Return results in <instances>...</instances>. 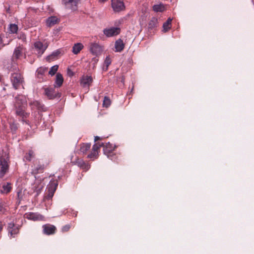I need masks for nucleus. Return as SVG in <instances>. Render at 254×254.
I'll use <instances>...</instances> for the list:
<instances>
[{
    "label": "nucleus",
    "instance_id": "obj_11",
    "mask_svg": "<svg viewBox=\"0 0 254 254\" xmlns=\"http://www.w3.org/2000/svg\"><path fill=\"white\" fill-rule=\"evenodd\" d=\"M10 183H3L0 186V192L2 194H7L11 190V186Z\"/></svg>",
    "mask_w": 254,
    "mask_h": 254
},
{
    "label": "nucleus",
    "instance_id": "obj_46",
    "mask_svg": "<svg viewBox=\"0 0 254 254\" xmlns=\"http://www.w3.org/2000/svg\"><path fill=\"white\" fill-rule=\"evenodd\" d=\"M172 21V18L169 17L167 20L166 21L167 23H169V24L171 25V22Z\"/></svg>",
    "mask_w": 254,
    "mask_h": 254
},
{
    "label": "nucleus",
    "instance_id": "obj_22",
    "mask_svg": "<svg viewBox=\"0 0 254 254\" xmlns=\"http://www.w3.org/2000/svg\"><path fill=\"white\" fill-rule=\"evenodd\" d=\"M153 10L155 12H163L165 10V6L162 3L155 4L153 6Z\"/></svg>",
    "mask_w": 254,
    "mask_h": 254
},
{
    "label": "nucleus",
    "instance_id": "obj_1",
    "mask_svg": "<svg viewBox=\"0 0 254 254\" xmlns=\"http://www.w3.org/2000/svg\"><path fill=\"white\" fill-rule=\"evenodd\" d=\"M26 105L27 101L25 96L18 95L15 97V113L23 119L26 118L29 115V114L25 111Z\"/></svg>",
    "mask_w": 254,
    "mask_h": 254
},
{
    "label": "nucleus",
    "instance_id": "obj_26",
    "mask_svg": "<svg viewBox=\"0 0 254 254\" xmlns=\"http://www.w3.org/2000/svg\"><path fill=\"white\" fill-rule=\"evenodd\" d=\"M90 143H83L81 145L80 150L81 152L84 154L90 149Z\"/></svg>",
    "mask_w": 254,
    "mask_h": 254
},
{
    "label": "nucleus",
    "instance_id": "obj_9",
    "mask_svg": "<svg viewBox=\"0 0 254 254\" xmlns=\"http://www.w3.org/2000/svg\"><path fill=\"white\" fill-rule=\"evenodd\" d=\"M92 81L93 79L91 76L83 75L80 79V84L83 88H89Z\"/></svg>",
    "mask_w": 254,
    "mask_h": 254
},
{
    "label": "nucleus",
    "instance_id": "obj_3",
    "mask_svg": "<svg viewBox=\"0 0 254 254\" xmlns=\"http://www.w3.org/2000/svg\"><path fill=\"white\" fill-rule=\"evenodd\" d=\"M111 6L114 11L116 12L124 11L126 8L124 2L121 0H112Z\"/></svg>",
    "mask_w": 254,
    "mask_h": 254
},
{
    "label": "nucleus",
    "instance_id": "obj_19",
    "mask_svg": "<svg viewBox=\"0 0 254 254\" xmlns=\"http://www.w3.org/2000/svg\"><path fill=\"white\" fill-rule=\"evenodd\" d=\"M58 18L56 16H51L46 20V24L51 27L57 23Z\"/></svg>",
    "mask_w": 254,
    "mask_h": 254
},
{
    "label": "nucleus",
    "instance_id": "obj_20",
    "mask_svg": "<svg viewBox=\"0 0 254 254\" xmlns=\"http://www.w3.org/2000/svg\"><path fill=\"white\" fill-rule=\"evenodd\" d=\"M83 48V45L80 43L75 44L72 47V52L74 54H77Z\"/></svg>",
    "mask_w": 254,
    "mask_h": 254
},
{
    "label": "nucleus",
    "instance_id": "obj_49",
    "mask_svg": "<svg viewBox=\"0 0 254 254\" xmlns=\"http://www.w3.org/2000/svg\"><path fill=\"white\" fill-rule=\"evenodd\" d=\"M2 159L3 158H0V165H1Z\"/></svg>",
    "mask_w": 254,
    "mask_h": 254
},
{
    "label": "nucleus",
    "instance_id": "obj_6",
    "mask_svg": "<svg viewBox=\"0 0 254 254\" xmlns=\"http://www.w3.org/2000/svg\"><path fill=\"white\" fill-rule=\"evenodd\" d=\"M57 186L58 184L54 181H51L48 184L47 188L48 194L46 196L47 199H50L53 196Z\"/></svg>",
    "mask_w": 254,
    "mask_h": 254
},
{
    "label": "nucleus",
    "instance_id": "obj_40",
    "mask_svg": "<svg viewBox=\"0 0 254 254\" xmlns=\"http://www.w3.org/2000/svg\"><path fill=\"white\" fill-rule=\"evenodd\" d=\"M69 228H70V226L69 225H66L64 226L62 228V231L63 232L67 231L69 229Z\"/></svg>",
    "mask_w": 254,
    "mask_h": 254
},
{
    "label": "nucleus",
    "instance_id": "obj_27",
    "mask_svg": "<svg viewBox=\"0 0 254 254\" xmlns=\"http://www.w3.org/2000/svg\"><path fill=\"white\" fill-rule=\"evenodd\" d=\"M34 156V152L33 150H30L28 152L26 153L24 156V159L27 161H30Z\"/></svg>",
    "mask_w": 254,
    "mask_h": 254
},
{
    "label": "nucleus",
    "instance_id": "obj_30",
    "mask_svg": "<svg viewBox=\"0 0 254 254\" xmlns=\"http://www.w3.org/2000/svg\"><path fill=\"white\" fill-rule=\"evenodd\" d=\"M59 68V66L58 65H55L52 66L49 71V74L51 76L55 75V74L57 72Z\"/></svg>",
    "mask_w": 254,
    "mask_h": 254
},
{
    "label": "nucleus",
    "instance_id": "obj_4",
    "mask_svg": "<svg viewBox=\"0 0 254 254\" xmlns=\"http://www.w3.org/2000/svg\"><path fill=\"white\" fill-rule=\"evenodd\" d=\"M11 81L13 87L17 89L23 82L21 74L19 73H12L11 76Z\"/></svg>",
    "mask_w": 254,
    "mask_h": 254
},
{
    "label": "nucleus",
    "instance_id": "obj_25",
    "mask_svg": "<svg viewBox=\"0 0 254 254\" xmlns=\"http://www.w3.org/2000/svg\"><path fill=\"white\" fill-rule=\"evenodd\" d=\"M18 26L15 24H10L8 27V31L10 33L14 34L17 32Z\"/></svg>",
    "mask_w": 254,
    "mask_h": 254
},
{
    "label": "nucleus",
    "instance_id": "obj_28",
    "mask_svg": "<svg viewBox=\"0 0 254 254\" xmlns=\"http://www.w3.org/2000/svg\"><path fill=\"white\" fill-rule=\"evenodd\" d=\"M112 60L110 57V56H107L105 58L104 61V64L105 65V67H103V69L104 70H107L108 68V66L111 64Z\"/></svg>",
    "mask_w": 254,
    "mask_h": 254
},
{
    "label": "nucleus",
    "instance_id": "obj_16",
    "mask_svg": "<svg viewBox=\"0 0 254 254\" xmlns=\"http://www.w3.org/2000/svg\"><path fill=\"white\" fill-rule=\"evenodd\" d=\"M125 45L121 39L117 40L115 44V52H120L124 49Z\"/></svg>",
    "mask_w": 254,
    "mask_h": 254
},
{
    "label": "nucleus",
    "instance_id": "obj_35",
    "mask_svg": "<svg viewBox=\"0 0 254 254\" xmlns=\"http://www.w3.org/2000/svg\"><path fill=\"white\" fill-rule=\"evenodd\" d=\"M103 145V143H95L92 147V150H95V151H98V149L101 146Z\"/></svg>",
    "mask_w": 254,
    "mask_h": 254
},
{
    "label": "nucleus",
    "instance_id": "obj_12",
    "mask_svg": "<svg viewBox=\"0 0 254 254\" xmlns=\"http://www.w3.org/2000/svg\"><path fill=\"white\" fill-rule=\"evenodd\" d=\"M0 166V177L2 178L8 169V164L5 159H2Z\"/></svg>",
    "mask_w": 254,
    "mask_h": 254
},
{
    "label": "nucleus",
    "instance_id": "obj_36",
    "mask_svg": "<svg viewBox=\"0 0 254 254\" xmlns=\"http://www.w3.org/2000/svg\"><path fill=\"white\" fill-rule=\"evenodd\" d=\"M76 164L80 167L83 168L85 162L81 159H78L76 161Z\"/></svg>",
    "mask_w": 254,
    "mask_h": 254
},
{
    "label": "nucleus",
    "instance_id": "obj_38",
    "mask_svg": "<svg viewBox=\"0 0 254 254\" xmlns=\"http://www.w3.org/2000/svg\"><path fill=\"white\" fill-rule=\"evenodd\" d=\"M14 227H15L14 224L13 222L9 223L8 225V228H7L8 231H9V229H13Z\"/></svg>",
    "mask_w": 254,
    "mask_h": 254
},
{
    "label": "nucleus",
    "instance_id": "obj_23",
    "mask_svg": "<svg viewBox=\"0 0 254 254\" xmlns=\"http://www.w3.org/2000/svg\"><path fill=\"white\" fill-rule=\"evenodd\" d=\"M158 24V19L156 17H152L150 21H149L148 26L149 28L153 29L156 27H157Z\"/></svg>",
    "mask_w": 254,
    "mask_h": 254
},
{
    "label": "nucleus",
    "instance_id": "obj_7",
    "mask_svg": "<svg viewBox=\"0 0 254 254\" xmlns=\"http://www.w3.org/2000/svg\"><path fill=\"white\" fill-rule=\"evenodd\" d=\"M34 48L37 52V54L39 56H41L45 51L48 47L47 44H43L40 41L36 42L34 44Z\"/></svg>",
    "mask_w": 254,
    "mask_h": 254
},
{
    "label": "nucleus",
    "instance_id": "obj_41",
    "mask_svg": "<svg viewBox=\"0 0 254 254\" xmlns=\"http://www.w3.org/2000/svg\"><path fill=\"white\" fill-rule=\"evenodd\" d=\"M18 38L21 39L23 41H25L26 39V35L24 34H20Z\"/></svg>",
    "mask_w": 254,
    "mask_h": 254
},
{
    "label": "nucleus",
    "instance_id": "obj_10",
    "mask_svg": "<svg viewBox=\"0 0 254 254\" xmlns=\"http://www.w3.org/2000/svg\"><path fill=\"white\" fill-rule=\"evenodd\" d=\"M25 50V48L22 46L19 45L16 47L13 51V59L16 60L19 59L22 56Z\"/></svg>",
    "mask_w": 254,
    "mask_h": 254
},
{
    "label": "nucleus",
    "instance_id": "obj_33",
    "mask_svg": "<svg viewBox=\"0 0 254 254\" xmlns=\"http://www.w3.org/2000/svg\"><path fill=\"white\" fill-rule=\"evenodd\" d=\"M98 155V151H95L94 150H92V152L88 155V158L94 159L96 158Z\"/></svg>",
    "mask_w": 254,
    "mask_h": 254
},
{
    "label": "nucleus",
    "instance_id": "obj_13",
    "mask_svg": "<svg viewBox=\"0 0 254 254\" xmlns=\"http://www.w3.org/2000/svg\"><path fill=\"white\" fill-rule=\"evenodd\" d=\"M44 233L47 235H52L55 233L56 228L55 226L46 224L43 226Z\"/></svg>",
    "mask_w": 254,
    "mask_h": 254
},
{
    "label": "nucleus",
    "instance_id": "obj_21",
    "mask_svg": "<svg viewBox=\"0 0 254 254\" xmlns=\"http://www.w3.org/2000/svg\"><path fill=\"white\" fill-rule=\"evenodd\" d=\"M114 149V147L112 145V144H110L109 142L106 144L105 147L104 148V154L107 155L108 157H109V154Z\"/></svg>",
    "mask_w": 254,
    "mask_h": 254
},
{
    "label": "nucleus",
    "instance_id": "obj_8",
    "mask_svg": "<svg viewBox=\"0 0 254 254\" xmlns=\"http://www.w3.org/2000/svg\"><path fill=\"white\" fill-rule=\"evenodd\" d=\"M120 29L117 27L106 28L103 30L104 34L108 37L114 36L119 34Z\"/></svg>",
    "mask_w": 254,
    "mask_h": 254
},
{
    "label": "nucleus",
    "instance_id": "obj_45",
    "mask_svg": "<svg viewBox=\"0 0 254 254\" xmlns=\"http://www.w3.org/2000/svg\"><path fill=\"white\" fill-rule=\"evenodd\" d=\"M67 74L68 75L71 76L73 75V72L69 69H67Z\"/></svg>",
    "mask_w": 254,
    "mask_h": 254
},
{
    "label": "nucleus",
    "instance_id": "obj_14",
    "mask_svg": "<svg viewBox=\"0 0 254 254\" xmlns=\"http://www.w3.org/2000/svg\"><path fill=\"white\" fill-rule=\"evenodd\" d=\"M26 218L34 221L42 220L43 217L39 214L30 212L25 214Z\"/></svg>",
    "mask_w": 254,
    "mask_h": 254
},
{
    "label": "nucleus",
    "instance_id": "obj_37",
    "mask_svg": "<svg viewBox=\"0 0 254 254\" xmlns=\"http://www.w3.org/2000/svg\"><path fill=\"white\" fill-rule=\"evenodd\" d=\"M10 128H11V129L12 131H15L17 129V126L15 124H12L11 125H10Z\"/></svg>",
    "mask_w": 254,
    "mask_h": 254
},
{
    "label": "nucleus",
    "instance_id": "obj_34",
    "mask_svg": "<svg viewBox=\"0 0 254 254\" xmlns=\"http://www.w3.org/2000/svg\"><path fill=\"white\" fill-rule=\"evenodd\" d=\"M171 24L165 22L163 25V31L164 32H167L171 28Z\"/></svg>",
    "mask_w": 254,
    "mask_h": 254
},
{
    "label": "nucleus",
    "instance_id": "obj_50",
    "mask_svg": "<svg viewBox=\"0 0 254 254\" xmlns=\"http://www.w3.org/2000/svg\"><path fill=\"white\" fill-rule=\"evenodd\" d=\"M1 40H2V39H1V37L0 36V43H1Z\"/></svg>",
    "mask_w": 254,
    "mask_h": 254
},
{
    "label": "nucleus",
    "instance_id": "obj_43",
    "mask_svg": "<svg viewBox=\"0 0 254 254\" xmlns=\"http://www.w3.org/2000/svg\"><path fill=\"white\" fill-rule=\"evenodd\" d=\"M22 193V191L21 190L19 191L17 193V197L19 200L22 199V196L21 195Z\"/></svg>",
    "mask_w": 254,
    "mask_h": 254
},
{
    "label": "nucleus",
    "instance_id": "obj_32",
    "mask_svg": "<svg viewBox=\"0 0 254 254\" xmlns=\"http://www.w3.org/2000/svg\"><path fill=\"white\" fill-rule=\"evenodd\" d=\"M110 104H111V101H110V99L108 97L105 96L104 97V99L103 100V106L108 107V106H110Z\"/></svg>",
    "mask_w": 254,
    "mask_h": 254
},
{
    "label": "nucleus",
    "instance_id": "obj_18",
    "mask_svg": "<svg viewBox=\"0 0 254 254\" xmlns=\"http://www.w3.org/2000/svg\"><path fill=\"white\" fill-rule=\"evenodd\" d=\"M30 106L32 110L38 109V110H43V105L41 104V103L38 101H34L31 102L30 103Z\"/></svg>",
    "mask_w": 254,
    "mask_h": 254
},
{
    "label": "nucleus",
    "instance_id": "obj_17",
    "mask_svg": "<svg viewBox=\"0 0 254 254\" xmlns=\"http://www.w3.org/2000/svg\"><path fill=\"white\" fill-rule=\"evenodd\" d=\"M63 81L64 78L63 75L61 73H58L56 75V80L55 82V87H61L63 83Z\"/></svg>",
    "mask_w": 254,
    "mask_h": 254
},
{
    "label": "nucleus",
    "instance_id": "obj_2",
    "mask_svg": "<svg viewBox=\"0 0 254 254\" xmlns=\"http://www.w3.org/2000/svg\"><path fill=\"white\" fill-rule=\"evenodd\" d=\"M90 53L94 56H99L103 51V46L97 42H91L89 45Z\"/></svg>",
    "mask_w": 254,
    "mask_h": 254
},
{
    "label": "nucleus",
    "instance_id": "obj_48",
    "mask_svg": "<svg viewBox=\"0 0 254 254\" xmlns=\"http://www.w3.org/2000/svg\"><path fill=\"white\" fill-rule=\"evenodd\" d=\"M108 0H98V1L100 2H104L106 1H107Z\"/></svg>",
    "mask_w": 254,
    "mask_h": 254
},
{
    "label": "nucleus",
    "instance_id": "obj_47",
    "mask_svg": "<svg viewBox=\"0 0 254 254\" xmlns=\"http://www.w3.org/2000/svg\"><path fill=\"white\" fill-rule=\"evenodd\" d=\"M100 139V137L99 136H95L94 137V141L96 142L98 140H99Z\"/></svg>",
    "mask_w": 254,
    "mask_h": 254
},
{
    "label": "nucleus",
    "instance_id": "obj_31",
    "mask_svg": "<svg viewBox=\"0 0 254 254\" xmlns=\"http://www.w3.org/2000/svg\"><path fill=\"white\" fill-rule=\"evenodd\" d=\"M18 233V229L15 227L13 229H9L8 233L10 234L11 237H14V236Z\"/></svg>",
    "mask_w": 254,
    "mask_h": 254
},
{
    "label": "nucleus",
    "instance_id": "obj_29",
    "mask_svg": "<svg viewBox=\"0 0 254 254\" xmlns=\"http://www.w3.org/2000/svg\"><path fill=\"white\" fill-rule=\"evenodd\" d=\"M43 169V167L42 165H38L37 166H34L32 170V173L34 174L40 173Z\"/></svg>",
    "mask_w": 254,
    "mask_h": 254
},
{
    "label": "nucleus",
    "instance_id": "obj_15",
    "mask_svg": "<svg viewBox=\"0 0 254 254\" xmlns=\"http://www.w3.org/2000/svg\"><path fill=\"white\" fill-rule=\"evenodd\" d=\"M57 92L53 88H47L45 89V94L49 99H54L56 97Z\"/></svg>",
    "mask_w": 254,
    "mask_h": 254
},
{
    "label": "nucleus",
    "instance_id": "obj_39",
    "mask_svg": "<svg viewBox=\"0 0 254 254\" xmlns=\"http://www.w3.org/2000/svg\"><path fill=\"white\" fill-rule=\"evenodd\" d=\"M60 54V52L59 51H55V52H54L51 55H50L49 56V57H57Z\"/></svg>",
    "mask_w": 254,
    "mask_h": 254
},
{
    "label": "nucleus",
    "instance_id": "obj_44",
    "mask_svg": "<svg viewBox=\"0 0 254 254\" xmlns=\"http://www.w3.org/2000/svg\"><path fill=\"white\" fill-rule=\"evenodd\" d=\"M4 212V208L3 205L0 204V213H3Z\"/></svg>",
    "mask_w": 254,
    "mask_h": 254
},
{
    "label": "nucleus",
    "instance_id": "obj_24",
    "mask_svg": "<svg viewBox=\"0 0 254 254\" xmlns=\"http://www.w3.org/2000/svg\"><path fill=\"white\" fill-rule=\"evenodd\" d=\"M48 67H40L37 69L36 73L38 77H40V76L43 75L47 71Z\"/></svg>",
    "mask_w": 254,
    "mask_h": 254
},
{
    "label": "nucleus",
    "instance_id": "obj_5",
    "mask_svg": "<svg viewBox=\"0 0 254 254\" xmlns=\"http://www.w3.org/2000/svg\"><path fill=\"white\" fill-rule=\"evenodd\" d=\"M78 0H62V3L67 9L74 11L77 9Z\"/></svg>",
    "mask_w": 254,
    "mask_h": 254
},
{
    "label": "nucleus",
    "instance_id": "obj_42",
    "mask_svg": "<svg viewBox=\"0 0 254 254\" xmlns=\"http://www.w3.org/2000/svg\"><path fill=\"white\" fill-rule=\"evenodd\" d=\"M82 168L85 169L86 171L88 170L90 168V165L85 163V165H84L83 168Z\"/></svg>",
    "mask_w": 254,
    "mask_h": 254
}]
</instances>
